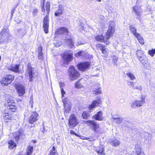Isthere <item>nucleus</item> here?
Masks as SVG:
<instances>
[{
    "instance_id": "680f3d73",
    "label": "nucleus",
    "mask_w": 155,
    "mask_h": 155,
    "mask_svg": "<svg viewBox=\"0 0 155 155\" xmlns=\"http://www.w3.org/2000/svg\"><path fill=\"white\" fill-rule=\"evenodd\" d=\"M41 10L42 12H45V9L44 8V4H43V5L42 6V7L41 8Z\"/></svg>"
},
{
    "instance_id": "338daca9",
    "label": "nucleus",
    "mask_w": 155,
    "mask_h": 155,
    "mask_svg": "<svg viewBox=\"0 0 155 155\" xmlns=\"http://www.w3.org/2000/svg\"><path fill=\"white\" fill-rule=\"evenodd\" d=\"M97 1L99 2L101 1V0H97Z\"/></svg>"
},
{
    "instance_id": "a878e982",
    "label": "nucleus",
    "mask_w": 155,
    "mask_h": 155,
    "mask_svg": "<svg viewBox=\"0 0 155 155\" xmlns=\"http://www.w3.org/2000/svg\"><path fill=\"white\" fill-rule=\"evenodd\" d=\"M5 97V101L7 102L6 104H12L15 101L13 97L10 95H6Z\"/></svg>"
},
{
    "instance_id": "bb28decb",
    "label": "nucleus",
    "mask_w": 155,
    "mask_h": 155,
    "mask_svg": "<svg viewBox=\"0 0 155 155\" xmlns=\"http://www.w3.org/2000/svg\"><path fill=\"white\" fill-rule=\"evenodd\" d=\"M78 23L79 25L78 27L79 28V31H81L83 30L85 31V30L84 28H85L84 27L85 24V21L84 20H79Z\"/></svg>"
},
{
    "instance_id": "39448f33",
    "label": "nucleus",
    "mask_w": 155,
    "mask_h": 155,
    "mask_svg": "<svg viewBox=\"0 0 155 155\" xmlns=\"http://www.w3.org/2000/svg\"><path fill=\"white\" fill-rule=\"evenodd\" d=\"M14 79L13 75L9 74L3 78L1 81V83L2 86H6L11 83Z\"/></svg>"
},
{
    "instance_id": "2eb2a0df",
    "label": "nucleus",
    "mask_w": 155,
    "mask_h": 155,
    "mask_svg": "<svg viewBox=\"0 0 155 155\" xmlns=\"http://www.w3.org/2000/svg\"><path fill=\"white\" fill-rule=\"evenodd\" d=\"M56 8L54 14L55 16L58 17L63 14L64 10V6L63 5H59Z\"/></svg>"
},
{
    "instance_id": "b1692460",
    "label": "nucleus",
    "mask_w": 155,
    "mask_h": 155,
    "mask_svg": "<svg viewBox=\"0 0 155 155\" xmlns=\"http://www.w3.org/2000/svg\"><path fill=\"white\" fill-rule=\"evenodd\" d=\"M22 135V133L20 130L15 132L13 134V137L16 142L18 141V140L21 138Z\"/></svg>"
},
{
    "instance_id": "f8f14e48",
    "label": "nucleus",
    "mask_w": 155,
    "mask_h": 155,
    "mask_svg": "<svg viewBox=\"0 0 155 155\" xmlns=\"http://www.w3.org/2000/svg\"><path fill=\"white\" fill-rule=\"evenodd\" d=\"M84 123L92 127L93 130L95 132H97V130L99 127V125L94 121L88 120L87 121H84Z\"/></svg>"
},
{
    "instance_id": "a211bd4d",
    "label": "nucleus",
    "mask_w": 155,
    "mask_h": 155,
    "mask_svg": "<svg viewBox=\"0 0 155 155\" xmlns=\"http://www.w3.org/2000/svg\"><path fill=\"white\" fill-rule=\"evenodd\" d=\"M64 58V63L66 64L67 65L72 60V54H65L63 56Z\"/></svg>"
},
{
    "instance_id": "dca6fc26",
    "label": "nucleus",
    "mask_w": 155,
    "mask_h": 155,
    "mask_svg": "<svg viewBox=\"0 0 155 155\" xmlns=\"http://www.w3.org/2000/svg\"><path fill=\"white\" fill-rule=\"evenodd\" d=\"M38 114L35 111L33 112L29 118V123L31 124H33L35 122H36L38 120Z\"/></svg>"
},
{
    "instance_id": "f704fd0d",
    "label": "nucleus",
    "mask_w": 155,
    "mask_h": 155,
    "mask_svg": "<svg viewBox=\"0 0 155 155\" xmlns=\"http://www.w3.org/2000/svg\"><path fill=\"white\" fill-rule=\"evenodd\" d=\"M33 150V147L32 146H28L26 150V155H32Z\"/></svg>"
},
{
    "instance_id": "69168bd1",
    "label": "nucleus",
    "mask_w": 155,
    "mask_h": 155,
    "mask_svg": "<svg viewBox=\"0 0 155 155\" xmlns=\"http://www.w3.org/2000/svg\"><path fill=\"white\" fill-rule=\"evenodd\" d=\"M45 130V129L44 127L43 130H42V133H43V134H44V131Z\"/></svg>"
},
{
    "instance_id": "a19ab883",
    "label": "nucleus",
    "mask_w": 155,
    "mask_h": 155,
    "mask_svg": "<svg viewBox=\"0 0 155 155\" xmlns=\"http://www.w3.org/2000/svg\"><path fill=\"white\" fill-rule=\"evenodd\" d=\"M85 54V52L84 51H81L76 53L75 54V56L76 57L78 58L80 56H84Z\"/></svg>"
},
{
    "instance_id": "9b49d317",
    "label": "nucleus",
    "mask_w": 155,
    "mask_h": 155,
    "mask_svg": "<svg viewBox=\"0 0 155 155\" xmlns=\"http://www.w3.org/2000/svg\"><path fill=\"white\" fill-rule=\"evenodd\" d=\"M20 64H11L7 67V68L10 71H11L15 73H19L21 71L20 68Z\"/></svg>"
},
{
    "instance_id": "9d476101",
    "label": "nucleus",
    "mask_w": 155,
    "mask_h": 155,
    "mask_svg": "<svg viewBox=\"0 0 155 155\" xmlns=\"http://www.w3.org/2000/svg\"><path fill=\"white\" fill-rule=\"evenodd\" d=\"M27 71L28 74L30 82H31L33 81V75L35 74V72L33 68L31 66V64L30 63H29L27 65Z\"/></svg>"
},
{
    "instance_id": "13d9d810",
    "label": "nucleus",
    "mask_w": 155,
    "mask_h": 155,
    "mask_svg": "<svg viewBox=\"0 0 155 155\" xmlns=\"http://www.w3.org/2000/svg\"><path fill=\"white\" fill-rule=\"evenodd\" d=\"M61 97L62 98H63L64 97V94H65V92L64 91L63 88H61Z\"/></svg>"
},
{
    "instance_id": "603ef678",
    "label": "nucleus",
    "mask_w": 155,
    "mask_h": 155,
    "mask_svg": "<svg viewBox=\"0 0 155 155\" xmlns=\"http://www.w3.org/2000/svg\"><path fill=\"white\" fill-rule=\"evenodd\" d=\"M117 60L118 58L116 56H113V58H112V61L114 65H117Z\"/></svg>"
},
{
    "instance_id": "cd10ccee",
    "label": "nucleus",
    "mask_w": 155,
    "mask_h": 155,
    "mask_svg": "<svg viewBox=\"0 0 155 155\" xmlns=\"http://www.w3.org/2000/svg\"><path fill=\"white\" fill-rule=\"evenodd\" d=\"M110 144L114 147H116L120 144V141L117 139L111 140L110 141Z\"/></svg>"
},
{
    "instance_id": "aec40b11",
    "label": "nucleus",
    "mask_w": 155,
    "mask_h": 155,
    "mask_svg": "<svg viewBox=\"0 0 155 155\" xmlns=\"http://www.w3.org/2000/svg\"><path fill=\"white\" fill-rule=\"evenodd\" d=\"M138 133L141 137L143 138L145 140L148 139L151 136L150 133L145 132L143 130H141V132H138Z\"/></svg>"
},
{
    "instance_id": "20e7f679",
    "label": "nucleus",
    "mask_w": 155,
    "mask_h": 155,
    "mask_svg": "<svg viewBox=\"0 0 155 155\" xmlns=\"http://www.w3.org/2000/svg\"><path fill=\"white\" fill-rule=\"evenodd\" d=\"M8 29L6 26H4L0 33V44L3 42H6L9 35Z\"/></svg>"
},
{
    "instance_id": "c756f323",
    "label": "nucleus",
    "mask_w": 155,
    "mask_h": 155,
    "mask_svg": "<svg viewBox=\"0 0 155 155\" xmlns=\"http://www.w3.org/2000/svg\"><path fill=\"white\" fill-rule=\"evenodd\" d=\"M74 41L73 38H70L67 39L66 41L69 44L70 47L71 48H74Z\"/></svg>"
},
{
    "instance_id": "3c124183",
    "label": "nucleus",
    "mask_w": 155,
    "mask_h": 155,
    "mask_svg": "<svg viewBox=\"0 0 155 155\" xmlns=\"http://www.w3.org/2000/svg\"><path fill=\"white\" fill-rule=\"evenodd\" d=\"M38 12V10L37 8H35L33 9L32 12V15L34 17L37 15V14Z\"/></svg>"
},
{
    "instance_id": "7c9ffc66",
    "label": "nucleus",
    "mask_w": 155,
    "mask_h": 155,
    "mask_svg": "<svg viewBox=\"0 0 155 155\" xmlns=\"http://www.w3.org/2000/svg\"><path fill=\"white\" fill-rule=\"evenodd\" d=\"M8 148L9 149H13L16 147L17 145L14 141L12 140H10L8 142Z\"/></svg>"
},
{
    "instance_id": "c9c22d12",
    "label": "nucleus",
    "mask_w": 155,
    "mask_h": 155,
    "mask_svg": "<svg viewBox=\"0 0 155 155\" xmlns=\"http://www.w3.org/2000/svg\"><path fill=\"white\" fill-rule=\"evenodd\" d=\"M12 118L11 115H9L8 113L5 114V115L3 116V119L5 120V121L6 122H7L8 120H11Z\"/></svg>"
},
{
    "instance_id": "37998d69",
    "label": "nucleus",
    "mask_w": 155,
    "mask_h": 155,
    "mask_svg": "<svg viewBox=\"0 0 155 155\" xmlns=\"http://www.w3.org/2000/svg\"><path fill=\"white\" fill-rule=\"evenodd\" d=\"M101 88L100 86H95L94 88V94H100L101 92Z\"/></svg>"
},
{
    "instance_id": "49530a36",
    "label": "nucleus",
    "mask_w": 155,
    "mask_h": 155,
    "mask_svg": "<svg viewBox=\"0 0 155 155\" xmlns=\"http://www.w3.org/2000/svg\"><path fill=\"white\" fill-rule=\"evenodd\" d=\"M82 116L84 119H87L88 117L90 116L89 113L85 111L83 112Z\"/></svg>"
},
{
    "instance_id": "2f4dec72",
    "label": "nucleus",
    "mask_w": 155,
    "mask_h": 155,
    "mask_svg": "<svg viewBox=\"0 0 155 155\" xmlns=\"http://www.w3.org/2000/svg\"><path fill=\"white\" fill-rule=\"evenodd\" d=\"M104 19V17L103 16L98 15L97 17V18L95 19V21L97 23H101L103 22Z\"/></svg>"
},
{
    "instance_id": "c03bdc74",
    "label": "nucleus",
    "mask_w": 155,
    "mask_h": 155,
    "mask_svg": "<svg viewBox=\"0 0 155 155\" xmlns=\"http://www.w3.org/2000/svg\"><path fill=\"white\" fill-rule=\"evenodd\" d=\"M58 154L57 150L54 146H53L52 150L50 151L49 155H57Z\"/></svg>"
},
{
    "instance_id": "a18cd8bd",
    "label": "nucleus",
    "mask_w": 155,
    "mask_h": 155,
    "mask_svg": "<svg viewBox=\"0 0 155 155\" xmlns=\"http://www.w3.org/2000/svg\"><path fill=\"white\" fill-rule=\"evenodd\" d=\"M126 75L131 80H133L135 79V77L134 75L130 72H128L126 73Z\"/></svg>"
},
{
    "instance_id": "09e8293b",
    "label": "nucleus",
    "mask_w": 155,
    "mask_h": 155,
    "mask_svg": "<svg viewBox=\"0 0 155 155\" xmlns=\"http://www.w3.org/2000/svg\"><path fill=\"white\" fill-rule=\"evenodd\" d=\"M148 53L152 57H153L155 54V49H153L151 50H149Z\"/></svg>"
},
{
    "instance_id": "393cba45",
    "label": "nucleus",
    "mask_w": 155,
    "mask_h": 155,
    "mask_svg": "<svg viewBox=\"0 0 155 155\" xmlns=\"http://www.w3.org/2000/svg\"><path fill=\"white\" fill-rule=\"evenodd\" d=\"M17 34L19 37L22 38L25 35L27 34V31L24 28H19L17 30Z\"/></svg>"
},
{
    "instance_id": "473e14b6",
    "label": "nucleus",
    "mask_w": 155,
    "mask_h": 155,
    "mask_svg": "<svg viewBox=\"0 0 155 155\" xmlns=\"http://www.w3.org/2000/svg\"><path fill=\"white\" fill-rule=\"evenodd\" d=\"M62 102L63 103L64 106H71V103L70 100L68 99L67 98H65L62 99Z\"/></svg>"
},
{
    "instance_id": "864d4df0",
    "label": "nucleus",
    "mask_w": 155,
    "mask_h": 155,
    "mask_svg": "<svg viewBox=\"0 0 155 155\" xmlns=\"http://www.w3.org/2000/svg\"><path fill=\"white\" fill-rule=\"evenodd\" d=\"M142 87L141 85H139L138 84L137 86H135V87H134V89H137L140 91L142 90Z\"/></svg>"
},
{
    "instance_id": "f257e3e1",
    "label": "nucleus",
    "mask_w": 155,
    "mask_h": 155,
    "mask_svg": "<svg viewBox=\"0 0 155 155\" xmlns=\"http://www.w3.org/2000/svg\"><path fill=\"white\" fill-rule=\"evenodd\" d=\"M115 24L114 21H113L109 25L108 30L106 33V36L104 37L102 35H98L95 36L94 37L95 39L98 41L102 42H106L107 44V40L110 38V36L112 35L115 31Z\"/></svg>"
},
{
    "instance_id": "ea45409f",
    "label": "nucleus",
    "mask_w": 155,
    "mask_h": 155,
    "mask_svg": "<svg viewBox=\"0 0 155 155\" xmlns=\"http://www.w3.org/2000/svg\"><path fill=\"white\" fill-rule=\"evenodd\" d=\"M112 118L114 120V121L118 124L121 123L122 120V119L119 117H115L113 116L112 117Z\"/></svg>"
},
{
    "instance_id": "79ce46f5",
    "label": "nucleus",
    "mask_w": 155,
    "mask_h": 155,
    "mask_svg": "<svg viewBox=\"0 0 155 155\" xmlns=\"http://www.w3.org/2000/svg\"><path fill=\"white\" fill-rule=\"evenodd\" d=\"M143 53V51L141 50H137L136 52V55L137 56V58H139L140 57H141V56L144 55Z\"/></svg>"
},
{
    "instance_id": "f3484780",
    "label": "nucleus",
    "mask_w": 155,
    "mask_h": 155,
    "mask_svg": "<svg viewBox=\"0 0 155 155\" xmlns=\"http://www.w3.org/2000/svg\"><path fill=\"white\" fill-rule=\"evenodd\" d=\"M133 12L134 13V15L137 18H138L140 21H141L140 19L139 18L141 17V14L142 12V10L138 8L137 7L134 6L133 8Z\"/></svg>"
},
{
    "instance_id": "f03ea898",
    "label": "nucleus",
    "mask_w": 155,
    "mask_h": 155,
    "mask_svg": "<svg viewBox=\"0 0 155 155\" xmlns=\"http://www.w3.org/2000/svg\"><path fill=\"white\" fill-rule=\"evenodd\" d=\"M50 2H47L46 4V10L47 14L44 17L43 20V28L46 34L48 32V28L49 27V15L50 12Z\"/></svg>"
},
{
    "instance_id": "0e129e2a",
    "label": "nucleus",
    "mask_w": 155,
    "mask_h": 155,
    "mask_svg": "<svg viewBox=\"0 0 155 155\" xmlns=\"http://www.w3.org/2000/svg\"><path fill=\"white\" fill-rule=\"evenodd\" d=\"M83 44L82 43V42H79V41H78L77 43V46H78L79 45H82Z\"/></svg>"
},
{
    "instance_id": "4d7b16f0",
    "label": "nucleus",
    "mask_w": 155,
    "mask_h": 155,
    "mask_svg": "<svg viewBox=\"0 0 155 155\" xmlns=\"http://www.w3.org/2000/svg\"><path fill=\"white\" fill-rule=\"evenodd\" d=\"M78 137H79L81 139H82L83 140H88L89 141H91V140H89L90 138V137H85L82 136H79Z\"/></svg>"
},
{
    "instance_id": "5701e85b",
    "label": "nucleus",
    "mask_w": 155,
    "mask_h": 155,
    "mask_svg": "<svg viewBox=\"0 0 155 155\" xmlns=\"http://www.w3.org/2000/svg\"><path fill=\"white\" fill-rule=\"evenodd\" d=\"M7 107V109L10 111L15 112L16 110V106L15 105V101L12 104H5Z\"/></svg>"
},
{
    "instance_id": "e2e57ef3",
    "label": "nucleus",
    "mask_w": 155,
    "mask_h": 155,
    "mask_svg": "<svg viewBox=\"0 0 155 155\" xmlns=\"http://www.w3.org/2000/svg\"><path fill=\"white\" fill-rule=\"evenodd\" d=\"M137 155H144V154L143 151H142L139 153H137Z\"/></svg>"
},
{
    "instance_id": "e433bc0d",
    "label": "nucleus",
    "mask_w": 155,
    "mask_h": 155,
    "mask_svg": "<svg viewBox=\"0 0 155 155\" xmlns=\"http://www.w3.org/2000/svg\"><path fill=\"white\" fill-rule=\"evenodd\" d=\"M130 28L131 32L133 34L135 37L137 35V34H139L137 32V30L136 28L133 25L130 26Z\"/></svg>"
},
{
    "instance_id": "7ed1b4c3",
    "label": "nucleus",
    "mask_w": 155,
    "mask_h": 155,
    "mask_svg": "<svg viewBox=\"0 0 155 155\" xmlns=\"http://www.w3.org/2000/svg\"><path fill=\"white\" fill-rule=\"evenodd\" d=\"M68 73L70 79L71 81L77 79L80 75L78 71L76 70L73 66H71L69 68Z\"/></svg>"
},
{
    "instance_id": "8fccbe9b",
    "label": "nucleus",
    "mask_w": 155,
    "mask_h": 155,
    "mask_svg": "<svg viewBox=\"0 0 155 155\" xmlns=\"http://www.w3.org/2000/svg\"><path fill=\"white\" fill-rule=\"evenodd\" d=\"M135 84L136 83L134 82H133L130 81L128 82V86L131 87L133 89L134 87H135Z\"/></svg>"
},
{
    "instance_id": "4c0bfd02",
    "label": "nucleus",
    "mask_w": 155,
    "mask_h": 155,
    "mask_svg": "<svg viewBox=\"0 0 155 155\" xmlns=\"http://www.w3.org/2000/svg\"><path fill=\"white\" fill-rule=\"evenodd\" d=\"M38 57L39 59L43 58V53L42 51V48L39 47L38 50Z\"/></svg>"
},
{
    "instance_id": "4468645a",
    "label": "nucleus",
    "mask_w": 155,
    "mask_h": 155,
    "mask_svg": "<svg viewBox=\"0 0 155 155\" xmlns=\"http://www.w3.org/2000/svg\"><path fill=\"white\" fill-rule=\"evenodd\" d=\"M16 89L20 96L23 95L25 93V87L22 85L18 84L15 85Z\"/></svg>"
},
{
    "instance_id": "6e6552de",
    "label": "nucleus",
    "mask_w": 155,
    "mask_h": 155,
    "mask_svg": "<svg viewBox=\"0 0 155 155\" xmlns=\"http://www.w3.org/2000/svg\"><path fill=\"white\" fill-rule=\"evenodd\" d=\"M145 101V97L142 95L140 97V100H136L133 101L131 105V107L135 108L136 107H140L142 106L144 103Z\"/></svg>"
},
{
    "instance_id": "72a5a7b5",
    "label": "nucleus",
    "mask_w": 155,
    "mask_h": 155,
    "mask_svg": "<svg viewBox=\"0 0 155 155\" xmlns=\"http://www.w3.org/2000/svg\"><path fill=\"white\" fill-rule=\"evenodd\" d=\"M137 34V35L135 37L137 38L140 44L142 45H143L144 43V41L143 38L141 36L140 34Z\"/></svg>"
},
{
    "instance_id": "58836bf2",
    "label": "nucleus",
    "mask_w": 155,
    "mask_h": 155,
    "mask_svg": "<svg viewBox=\"0 0 155 155\" xmlns=\"http://www.w3.org/2000/svg\"><path fill=\"white\" fill-rule=\"evenodd\" d=\"M71 105L64 106V113L65 115H67L68 113L71 110Z\"/></svg>"
},
{
    "instance_id": "de8ad7c7",
    "label": "nucleus",
    "mask_w": 155,
    "mask_h": 155,
    "mask_svg": "<svg viewBox=\"0 0 155 155\" xmlns=\"http://www.w3.org/2000/svg\"><path fill=\"white\" fill-rule=\"evenodd\" d=\"M135 150L137 154L143 151L142 149L140 148V146L138 145H136Z\"/></svg>"
},
{
    "instance_id": "6ab92c4d",
    "label": "nucleus",
    "mask_w": 155,
    "mask_h": 155,
    "mask_svg": "<svg viewBox=\"0 0 155 155\" xmlns=\"http://www.w3.org/2000/svg\"><path fill=\"white\" fill-rule=\"evenodd\" d=\"M68 29L65 27H61L59 28L55 32V33L59 34H64L67 35L68 33Z\"/></svg>"
},
{
    "instance_id": "412c9836",
    "label": "nucleus",
    "mask_w": 155,
    "mask_h": 155,
    "mask_svg": "<svg viewBox=\"0 0 155 155\" xmlns=\"http://www.w3.org/2000/svg\"><path fill=\"white\" fill-rule=\"evenodd\" d=\"M102 116V112L101 110L97 112L96 114L93 116V118L96 120L101 121L103 120V119Z\"/></svg>"
},
{
    "instance_id": "1a4fd4ad",
    "label": "nucleus",
    "mask_w": 155,
    "mask_h": 155,
    "mask_svg": "<svg viewBox=\"0 0 155 155\" xmlns=\"http://www.w3.org/2000/svg\"><path fill=\"white\" fill-rule=\"evenodd\" d=\"M138 59L145 68L149 69L150 67L151 66L148 61V58L145 55L140 57Z\"/></svg>"
},
{
    "instance_id": "052dcab7",
    "label": "nucleus",
    "mask_w": 155,
    "mask_h": 155,
    "mask_svg": "<svg viewBox=\"0 0 155 155\" xmlns=\"http://www.w3.org/2000/svg\"><path fill=\"white\" fill-rule=\"evenodd\" d=\"M59 85L60 88L61 89V88H63L62 87L65 85V84L63 82H60Z\"/></svg>"
},
{
    "instance_id": "c85d7f7f",
    "label": "nucleus",
    "mask_w": 155,
    "mask_h": 155,
    "mask_svg": "<svg viewBox=\"0 0 155 155\" xmlns=\"http://www.w3.org/2000/svg\"><path fill=\"white\" fill-rule=\"evenodd\" d=\"M104 147L103 146H101L99 148L96 149L95 151H96L99 155H105V153L104 152Z\"/></svg>"
},
{
    "instance_id": "6e6d98bb",
    "label": "nucleus",
    "mask_w": 155,
    "mask_h": 155,
    "mask_svg": "<svg viewBox=\"0 0 155 155\" xmlns=\"http://www.w3.org/2000/svg\"><path fill=\"white\" fill-rule=\"evenodd\" d=\"M81 84L80 83L79 81H78L75 84V87L76 88H79L81 87Z\"/></svg>"
},
{
    "instance_id": "bf43d9fd",
    "label": "nucleus",
    "mask_w": 155,
    "mask_h": 155,
    "mask_svg": "<svg viewBox=\"0 0 155 155\" xmlns=\"http://www.w3.org/2000/svg\"><path fill=\"white\" fill-rule=\"evenodd\" d=\"M70 133L71 134H74L77 137L79 136V135H78L73 130H71L70 131Z\"/></svg>"
},
{
    "instance_id": "774afa93",
    "label": "nucleus",
    "mask_w": 155,
    "mask_h": 155,
    "mask_svg": "<svg viewBox=\"0 0 155 155\" xmlns=\"http://www.w3.org/2000/svg\"><path fill=\"white\" fill-rule=\"evenodd\" d=\"M45 0H43L44 2H45Z\"/></svg>"
},
{
    "instance_id": "5fc2aeb1",
    "label": "nucleus",
    "mask_w": 155,
    "mask_h": 155,
    "mask_svg": "<svg viewBox=\"0 0 155 155\" xmlns=\"http://www.w3.org/2000/svg\"><path fill=\"white\" fill-rule=\"evenodd\" d=\"M16 8V7H14L11 10V19H12V18L13 14H14L15 12V11Z\"/></svg>"
},
{
    "instance_id": "4be33fe9",
    "label": "nucleus",
    "mask_w": 155,
    "mask_h": 155,
    "mask_svg": "<svg viewBox=\"0 0 155 155\" xmlns=\"http://www.w3.org/2000/svg\"><path fill=\"white\" fill-rule=\"evenodd\" d=\"M96 47L98 49L101 50L102 54H107V52L105 45H104L102 44H97L96 45Z\"/></svg>"
},
{
    "instance_id": "423d86ee",
    "label": "nucleus",
    "mask_w": 155,
    "mask_h": 155,
    "mask_svg": "<svg viewBox=\"0 0 155 155\" xmlns=\"http://www.w3.org/2000/svg\"><path fill=\"white\" fill-rule=\"evenodd\" d=\"M90 64L88 62H81L77 64L78 69L80 71L84 72L88 70L90 67Z\"/></svg>"
},
{
    "instance_id": "0eeeda50",
    "label": "nucleus",
    "mask_w": 155,
    "mask_h": 155,
    "mask_svg": "<svg viewBox=\"0 0 155 155\" xmlns=\"http://www.w3.org/2000/svg\"><path fill=\"white\" fill-rule=\"evenodd\" d=\"M78 123L79 122L75 116L74 114H71L69 119V126H70L71 128H74L78 124Z\"/></svg>"
},
{
    "instance_id": "ddd939ff",
    "label": "nucleus",
    "mask_w": 155,
    "mask_h": 155,
    "mask_svg": "<svg viewBox=\"0 0 155 155\" xmlns=\"http://www.w3.org/2000/svg\"><path fill=\"white\" fill-rule=\"evenodd\" d=\"M101 98L98 97L97 99L94 100L92 102L91 104L89 105L88 107V109L91 111L93 110V109L96 107L99 106V104L101 103Z\"/></svg>"
}]
</instances>
